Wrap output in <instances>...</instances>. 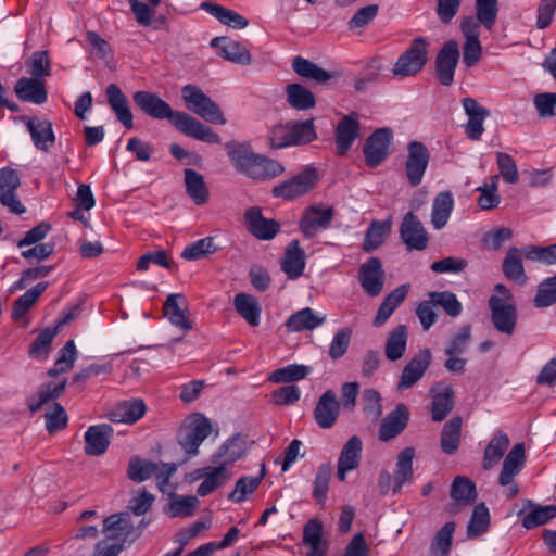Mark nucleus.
<instances>
[{"mask_svg":"<svg viewBox=\"0 0 556 556\" xmlns=\"http://www.w3.org/2000/svg\"><path fill=\"white\" fill-rule=\"evenodd\" d=\"M135 104L148 116L154 119H168L180 132L206 143H219L220 137L212 128L205 126L191 115L174 111L170 105L156 93L136 91L132 96Z\"/></svg>","mask_w":556,"mask_h":556,"instance_id":"nucleus-1","label":"nucleus"},{"mask_svg":"<svg viewBox=\"0 0 556 556\" xmlns=\"http://www.w3.org/2000/svg\"><path fill=\"white\" fill-rule=\"evenodd\" d=\"M228 156L235 168L251 179H273L285 172V167L277 161L256 154L243 144L229 149Z\"/></svg>","mask_w":556,"mask_h":556,"instance_id":"nucleus-2","label":"nucleus"},{"mask_svg":"<svg viewBox=\"0 0 556 556\" xmlns=\"http://www.w3.org/2000/svg\"><path fill=\"white\" fill-rule=\"evenodd\" d=\"M181 94L186 106L201 118L213 124H226V119L218 104L198 86L191 84L184 86Z\"/></svg>","mask_w":556,"mask_h":556,"instance_id":"nucleus-3","label":"nucleus"},{"mask_svg":"<svg viewBox=\"0 0 556 556\" xmlns=\"http://www.w3.org/2000/svg\"><path fill=\"white\" fill-rule=\"evenodd\" d=\"M428 41L425 37L412 40L408 49L404 51L395 62L392 74L395 77H409L419 73L427 63Z\"/></svg>","mask_w":556,"mask_h":556,"instance_id":"nucleus-4","label":"nucleus"},{"mask_svg":"<svg viewBox=\"0 0 556 556\" xmlns=\"http://www.w3.org/2000/svg\"><path fill=\"white\" fill-rule=\"evenodd\" d=\"M525 462V444L517 443L506 455L498 477V483L508 486L506 491L507 498H514L519 492L518 485L514 483V478L522 470Z\"/></svg>","mask_w":556,"mask_h":556,"instance_id":"nucleus-5","label":"nucleus"},{"mask_svg":"<svg viewBox=\"0 0 556 556\" xmlns=\"http://www.w3.org/2000/svg\"><path fill=\"white\" fill-rule=\"evenodd\" d=\"M334 216L332 206L313 204L306 207L300 219L299 228L306 238L315 237L319 231L330 227Z\"/></svg>","mask_w":556,"mask_h":556,"instance_id":"nucleus-6","label":"nucleus"},{"mask_svg":"<svg viewBox=\"0 0 556 556\" xmlns=\"http://www.w3.org/2000/svg\"><path fill=\"white\" fill-rule=\"evenodd\" d=\"M489 308L494 328L503 334L511 336L515 332L518 320L516 306L498 295H491Z\"/></svg>","mask_w":556,"mask_h":556,"instance_id":"nucleus-7","label":"nucleus"},{"mask_svg":"<svg viewBox=\"0 0 556 556\" xmlns=\"http://www.w3.org/2000/svg\"><path fill=\"white\" fill-rule=\"evenodd\" d=\"M212 425L202 414L191 417L179 438V445L189 455H197L199 446L211 434Z\"/></svg>","mask_w":556,"mask_h":556,"instance_id":"nucleus-8","label":"nucleus"},{"mask_svg":"<svg viewBox=\"0 0 556 556\" xmlns=\"http://www.w3.org/2000/svg\"><path fill=\"white\" fill-rule=\"evenodd\" d=\"M459 60V46L454 39L447 40L435 56V77L442 86L448 87L454 81L455 70Z\"/></svg>","mask_w":556,"mask_h":556,"instance_id":"nucleus-9","label":"nucleus"},{"mask_svg":"<svg viewBox=\"0 0 556 556\" xmlns=\"http://www.w3.org/2000/svg\"><path fill=\"white\" fill-rule=\"evenodd\" d=\"M392 139L393 132L388 127L375 130L366 139L363 152L368 167H377L389 155V148Z\"/></svg>","mask_w":556,"mask_h":556,"instance_id":"nucleus-10","label":"nucleus"},{"mask_svg":"<svg viewBox=\"0 0 556 556\" xmlns=\"http://www.w3.org/2000/svg\"><path fill=\"white\" fill-rule=\"evenodd\" d=\"M430 160L427 147L420 141H412L407 146V157L405 161V173L408 182L418 186L426 173Z\"/></svg>","mask_w":556,"mask_h":556,"instance_id":"nucleus-11","label":"nucleus"},{"mask_svg":"<svg viewBox=\"0 0 556 556\" xmlns=\"http://www.w3.org/2000/svg\"><path fill=\"white\" fill-rule=\"evenodd\" d=\"M316 180V170L314 168H307L293 176L291 179L285 180L275 186L273 188V195L285 200L295 199L312 190Z\"/></svg>","mask_w":556,"mask_h":556,"instance_id":"nucleus-12","label":"nucleus"},{"mask_svg":"<svg viewBox=\"0 0 556 556\" xmlns=\"http://www.w3.org/2000/svg\"><path fill=\"white\" fill-rule=\"evenodd\" d=\"M21 179L15 169H0V203L13 214H23L25 207L16 195Z\"/></svg>","mask_w":556,"mask_h":556,"instance_id":"nucleus-13","label":"nucleus"},{"mask_svg":"<svg viewBox=\"0 0 556 556\" xmlns=\"http://www.w3.org/2000/svg\"><path fill=\"white\" fill-rule=\"evenodd\" d=\"M400 236L408 251H422L428 244V235L417 216L408 212L400 226Z\"/></svg>","mask_w":556,"mask_h":556,"instance_id":"nucleus-14","label":"nucleus"},{"mask_svg":"<svg viewBox=\"0 0 556 556\" xmlns=\"http://www.w3.org/2000/svg\"><path fill=\"white\" fill-rule=\"evenodd\" d=\"M384 278L382 263L378 257H370L359 267L358 280L369 296H377L381 293Z\"/></svg>","mask_w":556,"mask_h":556,"instance_id":"nucleus-15","label":"nucleus"},{"mask_svg":"<svg viewBox=\"0 0 556 556\" xmlns=\"http://www.w3.org/2000/svg\"><path fill=\"white\" fill-rule=\"evenodd\" d=\"M244 222L249 232L260 240H271L280 229V224L275 219L265 218L258 206L245 211Z\"/></svg>","mask_w":556,"mask_h":556,"instance_id":"nucleus-16","label":"nucleus"},{"mask_svg":"<svg viewBox=\"0 0 556 556\" xmlns=\"http://www.w3.org/2000/svg\"><path fill=\"white\" fill-rule=\"evenodd\" d=\"M432 354L429 349L421 350L414 356L403 368L400 381L397 383L399 390H406L412 388L425 375L426 370L431 364Z\"/></svg>","mask_w":556,"mask_h":556,"instance_id":"nucleus-17","label":"nucleus"},{"mask_svg":"<svg viewBox=\"0 0 556 556\" xmlns=\"http://www.w3.org/2000/svg\"><path fill=\"white\" fill-rule=\"evenodd\" d=\"M231 478L229 469L219 465L206 466L194 471V479H203L198 486V495L204 497L226 484Z\"/></svg>","mask_w":556,"mask_h":556,"instance_id":"nucleus-18","label":"nucleus"},{"mask_svg":"<svg viewBox=\"0 0 556 556\" xmlns=\"http://www.w3.org/2000/svg\"><path fill=\"white\" fill-rule=\"evenodd\" d=\"M113 433V428L108 424L90 426L85 432V453L89 456L103 455L110 445Z\"/></svg>","mask_w":556,"mask_h":556,"instance_id":"nucleus-19","label":"nucleus"},{"mask_svg":"<svg viewBox=\"0 0 556 556\" xmlns=\"http://www.w3.org/2000/svg\"><path fill=\"white\" fill-rule=\"evenodd\" d=\"M211 47L217 50V54L235 64L249 65L252 62L250 51L239 41L227 37H215L211 40Z\"/></svg>","mask_w":556,"mask_h":556,"instance_id":"nucleus-20","label":"nucleus"},{"mask_svg":"<svg viewBox=\"0 0 556 556\" xmlns=\"http://www.w3.org/2000/svg\"><path fill=\"white\" fill-rule=\"evenodd\" d=\"M462 103L465 113L468 115V122L465 126L466 135L471 140H480L484 131V119L490 115V112L473 98H464Z\"/></svg>","mask_w":556,"mask_h":556,"instance_id":"nucleus-21","label":"nucleus"},{"mask_svg":"<svg viewBox=\"0 0 556 556\" xmlns=\"http://www.w3.org/2000/svg\"><path fill=\"white\" fill-rule=\"evenodd\" d=\"M363 444L357 435L351 437L343 445L338 459L337 477L345 481L346 473L356 469L361 463Z\"/></svg>","mask_w":556,"mask_h":556,"instance_id":"nucleus-22","label":"nucleus"},{"mask_svg":"<svg viewBox=\"0 0 556 556\" xmlns=\"http://www.w3.org/2000/svg\"><path fill=\"white\" fill-rule=\"evenodd\" d=\"M25 119L34 146L42 152H48L55 142L52 123L37 116L26 117Z\"/></svg>","mask_w":556,"mask_h":556,"instance_id":"nucleus-23","label":"nucleus"},{"mask_svg":"<svg viewBox=\"0 0 556 556\" xmlns=\"http://www.w3.org/2000/svg\"><path fill=\"white\" fill-rule=\"evenodd\" d=\"M340 412V403L337 401L334 391L327 390L319 397L314 409L316 424L323 429L331 428Z\"/></svg>","mask_w":556,"mask_h":556,"instance_id":"nucleus-24","label":"nucleus"},{"mask_svg":"<svg viewBox=\"0 0 556 556\" xmlns=\"http://www.w3.org/2000/svg\"><path fill=\"white\" fill-rule=\"evenodd\" d=\"M361 124L357 115L352 113L343 116L336 128V146L339 155H345L355 139L359 136Z\"/></svg>","mask_w":556,"mask_h":556,"instance_id":"nucleus-25","label":"nucleus"},{"mask_svg":"<svg viewBox=\"0 0 556 556\" xmlns=\"http://www.w3.org/2000/svg\"><path fill=\"white\" fill-rule=\"evenodd\" d=\"M164 315L172 325L182 330H191L192 323L187 316L188 304L184 294H169L163 305Z\"/></svg>","mask_w":556,"mask_h":556,"instance_id":"nucleus-26","label":"nucleus"},{"mask_svg":"<svg viewBox=\"0 0 556 556\" xmlns=\"http://www.w3.org/2000/svg\"><path fill=\"white\" fill-rule=\"evenodd\" d=\"M409 412L404 404H399L388 414L379 427V439L388 442L399 435L407 426Z\"/></svg>","mask_w":556,"mask_h":556,"instance_id":"nucleus-27","label":"nucleus"},{"mask_svg":"<svg viewBox=\"0 0 556 556\" xmlns=\"http://www.w3.org/2000/svg\"><path fill=\"white\" fill-rule=\"evenodd\" d=\"M245 441L240 434H235L225 441L218 451L212 455L213 465H219L228 469L235 462L245 454Z\"/></svg>","mask_w":556,"mask_h":556,"instance_id":"nucleus-28","label":"nucleus"},{"mask_svg":"<svg viewBox=\"0 0 556 556\" xmlns=\"http://www.w3.org/2000/svg\"><path fill=\"white\" fill-rule=\"evenodd\" d=\"M14 92L20 100L35 104H42L48 99L43 79L34 77L20 78L14 85Z\"/></svg>","mask_w":556,"mask_h":556,"instance_id":"nucleus-29","label":"nucleus"},{"mask_svg":"<svg viewBox=\"0 0 556 556\" xmlns=\"http://www.w3.org/2000/svg\"><path fill=\"white\" fill-rule=\"evenodd\" d=\"M146 404L140 399H132L116 404L106 414V418L112 422L134 424L146 414Z\"/></svg>","mask_w":556,"mask_h":556,"instance_id":"nucleus-30","label":"nucleus"},{"mask_svg":"<svg viewBox=\"0 0 556 556\" xmlns=\"http://www.w3.org/2000/svg\"><path fill=\"white\" fill-rule=\"evenodd\" d=\"M305 268V252L299 240H292L285 249L281 269L289 279H298Z\"/></svg>","mask_w":556,"mask_h":556,"instance_id":"nucleus-31","label":"nucleus"},{"mask_svg":"<svg viewBox=\"0 0 556 556\" xmlns=\"http://www.w3.org/2000/svg\"><path fill=\"white\" fill-rule=\"evenodd\" d=\"M108 102L121 122L127 129L134 127L132 113L128 105L126 96L122 92L121 88L115 84H110L106 88Z\"/></svg>","mask_w":556,"mask_h":556,"instance_id":"nucleus-32","label":"nucleus"},{"mask_svg":"<svg viewBox=\"0 0 556 556\" xmlns=\"http://www.w3.org/2000/svg\"><path fill=\"white\" fill-rule=\"evenodd\" d=\"M200 8L214 16L219 23L235 29H243L249 25V21L233 10L227 9L213 2H202Z\"/></svg>","mask_w":556,"mask_h":556,"instance_id":"nucleus-33","label":"nucleus"},{"mask_svg":"<svg viewBox=\"0 0 556 556\" xmlns=\"http://www.w3.org/2000/svg\"><path fill=\"white\" fill-rule=\"evenodd\" d=\"M326 321L325 314H316L312 308L305 307L292 314L286 321L289 331L299 332L303 330H313Z\"/></svg>","mask_w":556,"mask_h":556,"instance_id":"nucleus-34","label":"nucleus"},{"mask_svg":"<svg viewBox=\"0 0 556 556\" xmlns=\"http://www.w3.org/2000/svg\"><path fill=\"white\" fill-rule=\"evenodd\" d=\"M415 450L413 447H405L400 452L396 458V466L394 471L393 493H399L405 483L413 480V459Z\"/></svg>","mask_w":556,"mask_h":556,"instance_id":"nucleus-35","label":"nucleus"},{"mask_svg":"<svg viewBox=\"0 0 556 556\" xmlns=\"http://www.w3.org/2000/svg\"><path fill=\"white\" fill-rule=\"evenodd\" d=\"M285 92L287 103L294 110L307 111L316 104L314 93L301 84L292 83L287 85Z\"/></svg>","mask_w":556,"mask_h":556,"instance_id":"nucleus-36","label":"nucleus"},{"mask_svg":"<svg viewBox=\"0 0 556 556\" xmlns=\"http://www.w3.org/2000/svg\"><path fill=\"white\" fill-rule=\"evenodd\" d=\"M509 444L510 441L508 435L502 430H498L484 450V456L482 460L483 469H492L504 456L505 452L509 447Z\"/></svg>","mask_w":556,"mask_h":556,"instance_id":"nucleus-37","label":"nucleus"},{"mask_svg":"<svg viewBox=\"0 0 556 556\" xmlns=\"http://www.w3.org/2000/svg\"><path fill=\"white\" fill-rule=\"evenodd\" d=\"M454 207L453 194L443 191L437 194L432 202L431 224L434 229H442L448 222Z\"/></svg>","mask_w":556,"mask_h":556,"instance_id":"nucleus-38","label":"nucleus"},{"mask_svg":"<svg viewBox=\"0 0 556 556\" xmlns=\"http://www.w3.org/2000/svg\"><path fill=\"white\" fill-rule=\"evenodd\" d=\"M292 68L299 76L313 79L318 84H325L338 76L336 73L327 72L316 63L302 56H295L292 60Z\"/></svg>","mask_w":556,"mask_h":556,"instance_id":"nucleus-39","label":"nucleus"},{"mask_svg":"<svg viewBox=\"0 0 556 556\" xmlns=\"http://www.w3.org/2000/svg\"><path fill=\"white\" fill-rule=\"evenodd\" d=\"M187 194L197 205H203L207 202L210 192L204 181V177L192 168L184 170Z\"/></svg>","mask_w":556,"mask_h":556,"instance_id":"nucleus-40","label":"nucleus"},{"mask_svg":"<svg viewBox=\"0 0 556 556\" xmlns=\"http://www.w3.org/2000/svg\"><path fill=\"white\" fill-rule=\"evenodd\" d=\"M66 387V379L59 383L48 382L39 387L37 393L27 400V406L30 412H38L51 400L59 399Z\"/></svg>","mask_w":556,"mask_h":556,"instance_id":"nucleus-41","label":"nucleus"},{"mask_svg":"<svg viewBox=\"0 0 556 556\" xmlns=\"http://www.w3.org/2000/svg\"><path fill=\"white\" fill-rule=\"evenodd\" d=\"M233 305L238 314L252 327L260 325L261 305L251 294L239 293L233 299Z\"/></svg>","mask_w":556,"mask_h":556,"instance_id":"nucleus-42","label":"nucleus"},{"mask_svg":"<svg viewBox=\"0 0 556 556\" xmlns=\"http://www.w3.org/2000/svg\"><path fill=\"white\" fill-rule=\"evenodd\" d=\"M407 340V327L405 325L396 326L387 338L384 345L386 357L391 362H395L403 357L406 352Z\"/></svg>","mask_w":556,"mask_h":556,"instance_id":"nucleus-43","label":"nucleus"},{"mask_svg":"<svg viewBox=\"0 0 556 556\" xmlns=\"http://www.w3.org/2000/svg\"><path fill=\"white\" fill-rule=\"evenodd\" d=\"M455 405L454 390L452 386H445L433 394L431 403V418L433 421H442L453 410Z\"/></svg>","mask_w":556,"mask_h":556,"instance_id":"nucleus-44","label":"nucleus"},{"mask_svg":"<svg viewBox=\"0 0 556 556\" xmlns=\"http://www.w3.org/2000/svg\"><path fill=\"white\" fill-rule=\"evenodd\" d=\"M48 286L49 282L47 281L38 282L36 286L21 295L13 304L12 318L14 320L23 318L28 309H30L37 302L39 296L46 291Z\"/></svg>","mask_w":556,"mask_h":556,"instance_id":"nucleus-45","label":"nucleus"},{"mask_svg":"<svg viewBox=\"0 0 556 556\" xmlns=\"http://www.w3.org/2000/svg\"><path fill=\"white\" fill-rule=\"evenodd\" d=\"M462 418L458 416L450 419L442 429L441 447L445 454L453 455L460 443Z\"/></svg>","mask_w":556,"mask_h":556,"instance_id":"nucleus-46","label":"nucleus"},{"mask_svg":"<svg viewBox=\"0 0 556 556\" xmlns=\"http://www.w3.org/2000/svg\"><path fill=\"white\" fill-rule=\"evenodd\" d=\"M290 146L307 144L317 138L314 119L289 122Z\"/></svg>","mask_w":556,"mask_h":556,"instance_id":"nucleus-47","label":"nucleus"},{"mask_svg":"<svg viewBox=\"0 0 556 556\" xmlns=\"http://www.w3.org/2000/svg\"><path fill=\"white\" fill-rule=\"evenodd\" d=\"M455 528L456 525L454 521H447L440 530L437 531L430 545L431 554L435 556L450 555Z\"/></svg>","mask_w":556,"mask_h":556,"instance_id":"nucleus-48","label":"nucleus"},{"mask_svg":"<svg viewBox=\"0 0 556 556\" xmlns=\"http://www.w3.org/2000/svg\"><path fill=\"white\" fill-rule=\"evenodd\" d=\"M390 230V222L372 220L365 233L363 242L364 251L372 252L374 250L378 249L384 242Z\"/></svg>","mask_w":556,"mask_h":556,"instance_id":"nucleus-49","label":"nucleus"},{"mask_svg":"<svg viewBox=\"0 0 556 556\" xmlns=\"http://www.w3.org/2000/svg\"><path fill=\"white\" fill-rule=\"evenodd\" d=\"M477 496L475 483L463 476H457L451 486V497L459 505H470Z\"/></svg>","mask_w":556,"mask_h":556,"instance_id":"nucleus-50","label":"nucleus"},{"mask_svg":"<svg viewBox=\"0 0 556 556\" xmlns=\"http://www.w3.org/2000/svg\"><path fill=\"white\" fill-rule=\"evenodd\" d=\"M200 502L194 495H176L170 494V501L167 505L166 513L170 517H190L198 508Z\"/></svg>","mask_w":556,"mask_h":556,"instance_id":"nucleus-51","label":"nucleus"},{"mask_svg":"<svg viewBox=\"0 0 556 556\" xmlns=\"http://www.w3.org/2000/svg\"><path fill=\"white\" fill-rule=\"evenodd\" d=\"M266 473L265 464H262L261 473L256 477H241L237 482L235 490L229 493L228 500L235 503H240L245 500L247 495L253 493L262 482Z\"/></svg>","mask_w":556,"mask_h":556,"instance_id":"nucleus-52","label":"nucleus"},{"mask_svg":"<svg viewBox=\"0 0 556 556\" xmlns=\"http://www.w3.org/2000/svg\"><path fill=\"white\" fill-rule=\"evenodd\" d=\"M132 530V523L128 519V513L113 514L103 520V532L111 539L128 535Z\"/></svg>","mask_w":556,"mask_h":556,"instance_id":"nucleus-53","label":"nucleus"},{"mask_svg":"<svg viewBox=\"0 0 556 556\" xmlns=\"http://www.w3.org/2000/svg\"><path fill=\"white\" fill-rule=\"evenodd\" d=\"M77 358V350L73 340H68L64 346L59 351V356L54 366L48 370L50 377H55L60 374L70 371Z\"/></svg>","mask_w":556,"mask_h":556,"instance_id":"nucleus-54","label":"nucleus"},{"mask_svg":"<svg viewBox=\"0 0 556 556\" xmlns=\"http://www.w3.org/2000/svg\"><path fill=\"white\" fill-rule=\"evenodd\" d=\"M490 526V513L484 503L475 506L467 526V536L477 538L488 531Z\"/></svg>","mask_w":556,"mask_h":556,"instance_id":"nucleus-55","label":"nucleus"},{"mask_svg":"<svg viewBox=\"0 0 556 556\" xmlns=\"http://www.w3.org/2000/svg\"><path fill=\"white\" fill-rule=\"evenodd\" d=\"M217 250L218 247L215 244L214 238L205 237L187 245L181 253V257L186 261H198L207 257Z\"/></svg>","mask_w":556,"mask_h":556,"instance_id":"nucleus-56","label":"nucleus"},{"mask_svg":"<svg viewBox=\"0 0 556 556\" xmlns=\"http://www.w3.org/2000/svg\"><path fill=\"white\" fill-rule=\"evenodd\" d=\"M311 370L309 366L292 364L273 371L268 380L275 383L299 381L304 379Z\"/></svg>","mask_w":556,"mask_h":556,"instance_id":"nucleus-57","label":"nucleus"},{"mask_svg":"<svg viewBox=\"0 0 556 556\" xmlns=\"http://www.w3.org/2000/svg\"><path fill=\"white\" fill-rule=\"evenodd\" d=\"M58 332V327H47L41 330L30 344L28 355L33 358H47L51 349V343Z\"/></svg>","mask_w":556,"mask_h":556,"instance_id":"nucleus-58","label":"nucleus"},{"mask_svg":"<svg viewBox=\"0 0 556 556\" xmlns=\"http://www.w3.org/2000/svg\"><path fill=\"white\" fill-rule=\"evenodd\" d=\"M435 306H441L451 317H457L463 311V305L451 291H432L428 294Z\"/></svg>","mask_w":556,"mask_h":556,"instance_id":"nucleus-59","label":"nucleus"},{"mask_svg":"<svg viewBox=\"0 0 556 556\" xmlns=\"http://www.w3.org/2000/svg\"><path fill=\"white\" fill-rule=\"evenodd\" d=\"M156 463L143 460L136 456L129 462L127 475L130 480L135 482H142L156 473Z\"/></svg>","mask_w":556,"mask_h":556,"instance_id":"nucleus-60","label":"nucleus"},{"mask_svg":"<svg viewBox=\"0 0 556 556\" xmlns=\"http://www.w3.org/2000/svg\"><path fill=\"white\" fill-rule=\"evenodd\" d=\"M332 465L331 463H325L318 467L313 488V496L315 500L324 505L327 497V492L329 489V481L332 476Z\"/></svg>","mask_w":556,"mask_h":556,"instance_id":"nucleus-61","label":"nucleus"},{"mask_svg":"<svg viewBox=\"0 0 556 556\" xmlns=\"http://www.w3.org/2000/svg\"><path fill=\"white\" fill-rule=\"evenodd\" d=\"M497 13V0H476V17L488 30L493 28Z\"/></svg>","mask_w":556,"mask_h":556,"instance_id":"nucleus-62","label":"nucleus"},{"mask_svg":"<svg viewBox=\"0 0 556 556\" xmlns=\"http://www.w3.org/2000/svg\"><path fill=\"white\" fill-rule=\"evenodd\" d=\"M556 516V506H536L530 510L522 519V526L526 529H533L545 525Z\"/></svg>","mask_w":556,"mask_h":556,"instance_id":"nucleus-63","label":"nucleus"},{"mask_svg":"<svg viewBox=\"0 0 556 556\" xmlns=\"http://www.w3.org/2000/svg\"><path fill=\"white\" fill-rule=\"evenodd\" d=\"M556 303V275L543 280L533 299L535 307H547Z\"/></svg>","mask_w":556,"mask_h":556,"instance_id":"nucleus-64","label":"nucleus"}]
</instances>
